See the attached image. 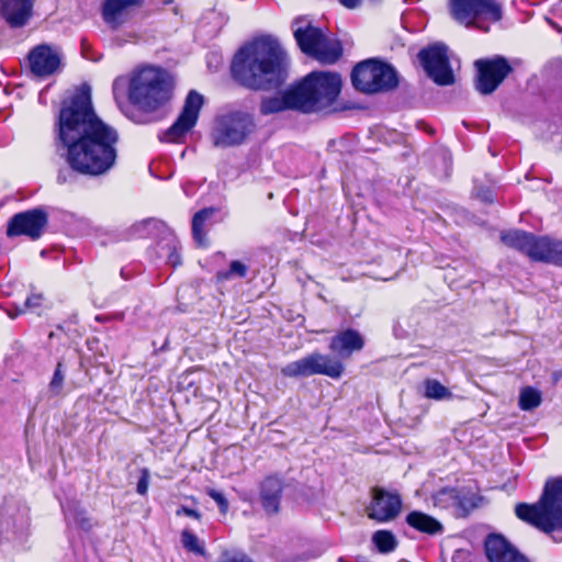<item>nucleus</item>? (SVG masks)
Masks as SVG:
<instances>
[{
    "mask_svg": "<svg viewBox=\"0 0 562 562\" xmlns=\"http://www.w3.org/2000/svg\"><path fill=\"white\" fill-rule=\"evenodd\" d=\"M214 207H205L200 210L193 215L192 218V236L194 241L202 247L206 246L205 231L204 225L206 221H209L212 215L215 213Z\"/></svg>",
    "mask_w": 562,
    "mask_h": 562,
    "instance_id": "nucleus-25",
    "label": "nucleus"
},
{
    "mask_svg": "<svg viewBox=\"0 0 562 562\" xmlns=\"http://www.w3.org/2000/svg\"><path fill=\"white\" fill-rule=\"evenodd\" d=\"M418 59L427 76L438 86H449L454 82V75L448 57V47L436 43L423 48Z\"/></svg>",
    "mask_w": 562,
    "mask_h": 562,
    "instance_id": "nucleus-12",
    "label": "nucleus"
},
{
    "mask_svg": "<svg viewBox=\"0 0 562 562\" xmlns=\"http://www.w3.org/2000/svg\"><path fill=\"white\" fill-rule=\"evenodd\" d=\"M142 225L143 226L153 225L155 227H158L159 225H162V223L157 220H154V218H148V220L144 221L142 223Z\"/></svg>",
    "mask_w": 562,
    "mask_h": 562,
    "instance_id": "nucleus-41",
    "label": "nucleus"
},
{
    "mask_svg": "<svg viewBox=\"0 0 562 562\" xmlns=\"http://www.w3.org/2000/svg\"><path fill=\"white\" fill-rule=\"evenodd\" d=\"M340 4H342L347 9L357 8L362 0H338Z\"/></svg>",
    "mask_w": 562,
    "mask_h": 562,
    "instance_id": "nucleus-40",
    "label": "nucleus"
},
{
    "mask_svg": "<svg viewBox=\"0 0 562 562\" xmlns=\"http://www.w3.org/2000/svg\"><path fill=\"white\" fill-rule=\"evenodd\" d=\"M168 263L172 267L181 265V256L177 250L176 244L169 247Z\"/></svg>",
    "mask_w": 562,
    "mask_h": 562,
    "instance_id": "nucleus-37",
    "label": "nucleus"
},
{
    "mask_svg": "<svg viewBox=\"0 0 562 562\" xmlns=\"http://www.w3.org/2000/svg\"><path fill=\"white\" fill-rule=\"evenodd\" d=\"M181 543L182 547L189 552H192L200 557H205L206 554L203 543L194 533H192L189 530H183L181 532Z\"/></svg>",
    "mask_w": 562,
    "mask_h": 562,
    "instance_id": "nucleus-33",
    "label": "nucleus"
},
{
    "mask_svg": "<svg viewBox=\"0 0 562 562\" xmlns=\"http://www.w3.org/2000/svg\"><path fill=\"white\" fill-rule=\"evenodd\" d=\"M203 102V95L195 90H191L186 98L180 115L166 131L164 139L167 142H178L193 128L196 124Z\"/></svg>",
    "mask_w": 562,
    "mask_h": 562,
    "instance_id": "nucleus-15",
    "label": "nucleus"
},
{
    "mask_svg": "<svg viewBox=\"0 0 562 562\" xmlns=\"http://www.w3.org/2000/svg\"><path fill=\"white\" fill-rule=\"evenodd\" d=\"M485 553L490 562H530L501 535L486 538Z\"/></svg>",
    "mask_w": 562,
    "mask_h": 562,
    "instance_id": "nucleus-19",
    "label": "nucleus"
},
{
    "mask_svg": "<svg viewBox=\"0 0 562 562\" xmlns=\"http://www.w3.org/2000/svg\"><path fill=\"white\" fill-rule=\"evenodd\" d=\"M289 58L279 41L261 35L241 46L232 60L233 79L255 91L279 89L288 79Z\"/></svg>",
    "mask_w": 562,
    "mask_h": 562,
    "instance_id": "nucleus-2",
    "label": "nucleus"
},
{
    "mask_svg": "<svg viewBox=\"0 0 562 562\" xmlns=\"http://www.w3.org/2000/svg\"><path fill=\"white\" fill-rule=\"evenodd\" d=\"M475 507H477V502H476L475 495L472 493H469V492L459 491V497L457 498L454 516L456 517H465Z\"/></svg>",
    "mask_w": 562,
    "mask_h": 562,
    "instance_id": "nucleus-31",
    "label": "nucleus"
},
{
    "mask_svg": "<svg viewBox=\"0 0 562 562\" xmlns=\"http://www.w3.org/2000/svg\"><path fill=\"white\" fill-rule=\"evenodd\" d=\"M31 72L40 78H46L57 72L61 67V53L56 46L40 44L33 47L29 55Z\"/></svg>",
    "mask_w": 562,
    "mask_h": 562,
    "instance_id": "nucleus-17",
    "label": "nucleus"
},
{
    "mask_svg": "<svg viewBox=\"0 0 562 562\" xmlns=\"http://www.w3.org/2000/svg\"><path fill=\"white\" fill-rule=\"evenodd\" d=\"M209 495L210 497H212L216 504L218 505V508L222 513H226L227 509H228V502L227 499L225 498V496L221 493V492H217L215 490H211L209 492Z\"/></svg>",
    "mask_w": 562,
    "mask_h": 562,
    "instance_id": "nucleus-36",
    "label": "nucleus"
},
{
    "mask_svg": "<svg viewBox=\"0 0 562 562\" xmlns=\"http://www.w3.org/2000/svg\"><path fill=\"white\" fill-rule=\"evenodd\" d=\"M467 554H468V553H467L465 551H457V552L454 553V555H453L452 560H453L454 562H458V561H459V562H462V561H461V559L465 558V557H467Z\"/></svg>",
    "mask_w": 562,
    "mask_h": 562,
    "instance_id": "nucleus-43",
    "label": "nucleus"
},
{
    "mask_svg": "<svg viewBox=\"0 0 562 562\" xmlns=\"http://www.w3.org/2000/svg\"><path fill=\"white\" fill-rule=\"evenodd\" d=\"M143 0H104L102 3V19L112 30H117L132 16L131 9L140 7Z\"/></svg>",
    "mask_w": 562,
    "mask_h": 562,
    "instance_id": "nucleus-20",
    "label": "nucleus"
},
{
    "mask_svg": "<svg viewBox=\"0 0 562 562\" xmlns=\"http://www.w3.org/2000/svg\"><path fill=\"white\" fill-rule=\"evenodd\" d=\"M341 90V78L336 72L312 71L290 85L280 95L262 98L259 111L262 115L284 111L303 114L329 113L336 111L335 102Z\"/></svg>",
    "mask_w": 562,
    "mask_h": 562,
    "instance_id": "nucleus-3",
    "label": "nucleus"
},
{
    "mask_svg": "<svg viewBox=\"0 0 562 562\" xmlns=\"http://www.w3.org/2000/svg\"><path fill=\"white\" fill-rule=\"evenodd\" d=\"M285 483L278 474L266 476L259 485V502L268 515H276L280 510V504Z\"/></svg>",
    "mask_w": 562,
    "mask_h": 562,
    "instance_id": "nucleus-18",
    "label": "nucleus"
},
{
    "mask_svg": "<svg viewBox=\"0 0 562 562\" xmlns=\"http://www.w3.org/2000/svg\"><path fill=\"white\" fill-rule=\"evenodd\" d=\"M56 126L57 140L67 149L66 161L72 171L98 177L115 166L119 133L97 115L90 86L81 85L63 101Z\"/></svg>",
    "mask_w": 562,
    "mask_h": 562,
    "instance_id": "nucleus-1",
    "label": "nucleus"
},
{
    "mask_svg": "<svg viewBox=\"0 0 562 562\" xmlns=\"http://www.w3.org/2000/svg\"><path fill=\"white\" fill-rule=\"evenodd\" d=\"M148 484H149V471H148V469L144 468V469H142V475L137 482L136 492L139 495H145L148 491Z\"/></svg>",
    "mask_w": 562,
    "mask_h": 562,
    "instance_id": "nucleus-35",
    "label": "nucleus"
},
{
    "mask_svg": "<svg viewBox=\"0 0 562 562\" xmlns=\"http://www.w3.org/2000/svg\"><path fill=\"white\" fill-rule=\"evenodd\" d=\"M516 516L552 535L555 542L562 541V477L548 480L540 499L536 504L518 503L515 506Z\"/></svg>",
    "mask_w": 562,
    "mask_h": 562,
    "instance_id": "nucleus-4",
    "label": "nucleus"
},
{
    "mask_svg": "<svg viewBox=\"0 0 562 562\" xmlns=\"http://www.w3.org/2000/svg\"><path fill=\"white\" fill-rule=\"evenodd\" d=\"M186 515L188 517H191V518H194V519H200L201 518V514L195 510V509H192V508H189V507H186V506H181L178 510H177V515Z\"/></svg>",
    "mask_w": 562,
    "mask_h": 562,
    "instance_id": "nucleus-38",
    "label": "nucleus"
},
{
    "mask_svg": "<svg viewBox=\"0 0 562 562\" xmlns=\"http://www.w3.org/2000/svg\"><path fill=\"white\" fill-rule=\"evenodd\" d=\"M65 518L68 525H74L85 531L92 528V521L87 512L78 502L71 501L64 506Z\"/></svg>",
    "mask_w": 562,
    "mask_h": 562,
    "instance_id": "nucleus-24",
    "label": "nucleus"
},
{
    "mask_svg": "<svg viewBox=\"0 0 562 562\" xmlns=\"http://www.w3.org/2000/svg\"><path fill=\"white\" fill-rule=\"evenodd\" d=\"M47 224V213L41 207H35L14 214L8 222L7 235L9 237L26 236L31 240H37Z\"/></svg>",
    "mask_w": 562,
    "mask_h": 562,
    "instance_id": "nucleus-13",
    "label": "nucleus"
},
{
    "mask_svg": "<svg viewBox=\"0 0 562 562\" xmlns=\"http://www.w3.org/2000/svg\"><path fill=\"white\" fill-rule=\"evenodd\" d=\"M32 0H0V15L12 29L25 26L32 16Z\"/></svg>",
    "mask_w": 562,
    "mask_h": 562,
    "instance_id": "nucleus-22",
    "label": "nucleus"
},
{
    "mask_svg": "<svg viewBox=\"0 0 562 562\" xmlns=\"http://www.w3.org/2000/svg\"><path fill=\"white\" fill-rule=\"evenodd\" d=\"M424 395L427 398L442 401L452 398V392L438 380L426 379L424 381Z\"/></svg>",
    "mask_w": 562,
    "mask_h": 562,
    "instance_id": "nucleus-27",
    "label": "nucleus"
},
{
    "mask_svg": "<svg viewBox=\"0 0 562 562\" xmlns=\"http://www.w3.org/2000/svg\"><path fill=\"white\" fill-rule=\"evenodd\" d=\"M128 101L143 112L153 113L172 97V83L167 71L144 67L135 71L128 83Z\"/></svg>",
    "mask_w": 562,
    "mask_h": 562,
    "instance_id": "nucleus-5",
    "label": "nucleus"
},
{
    "mask_svg": "<svg viewBox=\"0 0 562 562\" xmlns=\"http://www.w3.org/2000/svg\"><path fill=\"white\" fill-rule=\"evenodd\" d=\"M248 272V267L239 260H233L229 268L225 271L216 273L217 282H224L234 278H245Z\"/></svg>",
    "mask_w": 562,
    "mask_h": 562,
    "instance_id": "nucleus-32",
    "label": "nucleus"
},
{
    "mask_svg": "<svg viewBox=\"0 0 562 562\" xmlns=\"http://www.w3.org/2000/svg\"><path fill=\"white\" fill-rule=\"evenodd\" d=\"M372 541L382 553H390L397 547L395 536L389 530H378L373 533Z\"/></svg>",
    "mask_w": 562,
    "mask_h": 562,
    "instance_id": "nucleus-29",
    "label": "nucleus"
},
{
    "mask_svg": "<svg viewBox=\"0 0 562 562\" xmlns=\"http://www.w3.org/2000/svg\"><path fill=\"white\" fill-rule=\"evenodd\" d=\"M501 240L513 249L525 254L533 261L562 266V241L547 236H536L520 229H510L501 234Z\"/></svg>",
    "mask_w": 562,
    "mask_h": 562,
    "instance_id": "nucleus-6",
    "label": "nucleus"
},
{
    "mask_svg": "<svg viewBox=\"0 0 562 562\" xmlns=\"http://www.w3.org/2000/svg\"><path fill=\"white\" fill-rule=\"evenodd\" d=\"M541 393L531 386H526L519 394V407L522 411H532L541 404Z\"/></svg>",
    "mask_w": 562,
    "mask_h": 562,
    "instance_id": "nucleus-30",
    "label": "nucleus"
},
{
    "mask_svg": "<svg viewBox=\"0 0 562 562\" xmlns=\"http://www.w3.org/2000/svg\"><path fill=\"white\" fill-rule=\"evenodd\" d=\"M305 19L299 16L293 20L294 38L300 49L323 64H335L342 54L340 43L329 40L319 27L313 26Z\"/></svg>",
    "mask_w": 562,
    "mask_h": 562,
    "instance_id": "nucleus-7",
    "label": "nucleus"
},
{
    "mask_svg": "<svg viewBox=\"0 0 562 562\" xmlns=\"http://www.w3.org/2000/svg\"><path fill=\"white\" fill-rule=\"evenodd\" d=\"M64 380H65V374H64V370H63V363L59 361L56 366L53 378L49 382V391L54 395H58L60 393V391L63 389Z\"/></svg>",
    "mask_w": 562,
    "mask_h": 562,
    "instance_id": "nucleus-34",
    "label": "nucleus"
},
{
    "mask_svg": "<svg viewBox=\"0 0 562 562\" xmlns=\"http://www.w3.org/2000/svg\"><path fill=\"white\" fill-rule=\"evenodd\" d=\"M256 131V122L250 113L232 111L215 120L211 138L215 147L239 146Z\"/></svg>",
    "mask_w": 562,
    "mask_h": 562,
    "instance_id": "nucleus-9",
    "label": "nucleus"
},
{
    "mask_svg": "<svg viewBox=\"0 0 562 562\" xmlns=\"http://www.w3.org/2000/svg\"><path fill=\"white\" fill-rule=\"evenodd\" d=\"M476 195L485 203H492L493 196L490 189L481 188L477 190Z\"/></svg>",
    "mask_w": 562,
    "mask_h": 562,
    "instance_id": "nucleus-39",
    "label": "nucleus"
},
{
    "mask_svg": "<svg viewBox=\"0 0 562 562\" xmlns=\"http://www.w3.org/2000/svg\"><path fill=\"white\" fill-rule=\"evenodd\" d=\"M402 509V498L398 493L389 492L382 487L372 488V499L366 512L370 519L386 522L395 519Z\"/></svg>",
    "mask_w": 562,
    "mask_h": 562,
    "instance_id": "nucleus-16",
    "label": "nucleus"
},
{
    "mask_svg": "<svg viewBox=\"0 0 562 562\" xmlns=\"http://www.w3.org/2000/svg\"><path fill=\"white\" fill-rule=\"evenodd\" d=\"M451 18L465 27H475L488 32L490 27L480 22L485 19L498 22L503 18V5L499 0H449Z\"/></svg>",
    "mask_w": 562,
    "mask_h": 562,
    "instance_id": "nucleus-10",
    "label": "nucleus"
},
{
    "mask_svg": "<svg viewBox=\"0 0 562 562\" xmlns=\"http://www.w3.org/2000/svg\"><path fill=\"white\" fill-rule=\"evenodd\" d=\"M405 521L415 530L429 536H437L443 532V526L439 520L419 510L408 513Z\"/></svg>",
    "mask_w": 562,
    "mask_h": 562,
    "instance_id": "nucleus-23",
    "label": "nucleus"
},
{
    "mask_svg": "<svg viewBox=\"0 0 562 562\" xmlns=\"http://www.w3.org/2000/svg\"><path fill=\"white\" fill-rule=\"evenodd\" d=\"M114 43H115V45H116V46H119V47L123 46V44H124V42H123L121 38H115V40H114Z\"/></svg>",
    "mask_w": 562,
    "mask_h": 562,
    "instance_id": "nucleus-45",
    "label": "nucleus"
},
{
    "mask_svg": "<svg viewBox=\"0 0 562 562\" xmlns=\"http://www.w3.org/2000/svg\"><path fill=\"white\" fill-rule=\"evenodd\" d=\"M45 297L42 293H31L22 304H13V310H8L7 314L10 318H15L26 312L40 315V308L44 305Z\"/></svg>",
    "mask_w": 562,
    "mask_h": 562,
    "instance_id": "nucleus-26",
    "label": "nucleus"
},
{
    "mask_svg": "<svg viewBox=\"0 0 562 562\" xmlns=\"http://www.w3.org/2000/svg\"><path fill=\"white\" fill-rule=\"evenodd\" d=\"M344 370L345 367L340 360L319 352H313L304 358L288 363L281 369V373L286 378L322 374L331 379H339Z\"/></svg>",
    "mask_w": 562,
    "mask_h": 562,
    "instance_id": "nucleus-11",
    "label": "nucleus"
},
{
    "mask_svg": "<svg viewBox=\"0 0 562 562\" xmlns=\"http://www.w3.org/2000/svg\"><path fill=\"white\" fill-rule=\"evenodd\" d=\"M168 340L165 341V344L159 348V351H164L167 349Z\"/></svg>",
    "mask_w": 562,
    "mask_h": 562,
    "instance_id": "nucleus-46",
    "label": "nucleus"
},
{
    "mask_svg": "<svg viewBox=\"0 0 562 562\" xmlns=\"http://www.w3.org/2000/svg\"><path fill=\"white\" fill-rule=\"evenodd\" d=\"M363 347L362 335L352 328L338 331L329 342V349L338 357V360L350 358L353 352L362 350Z\"/></svg>",
    "mask_w": 562,
    "mask_h": 562,
    "instance_id": "nucleus-21",
    "label": "nucleus"
},
{
    "mask_svg": "<svg viewBox=\"0 0 562 562\" xmlns=\"http://www.w3.org/2000/svg\"><path fill=\"white\" fill-rule=\"evenodd\" d=\"M351 82L356 90L374 94L396 89L398 75L390 64L371 58L362 60L353 67Z\"/></svg>",
    "mask_w": 562,
    "mask_h": 562,
    "instance_id": "nucleus-8",
    "label": "nucleus"
},
{
    "mask_svg": "<svg viewBox=\"0 0 562 562\" xmlns=\"http://www.w3.org/2000/svg\"><path fill=\"white\" fill-rule=\"evenodd\" d=\"M467 554H468V553H467L465 551H457V552L454 553V555H453L452 560H453L454 562H458V561H459V562H462V561H461V559L465 558V557H467Z\"/></svg>",
    "mask_w": 562,
    "mask_h": 562,
    "instance_id": "nucleus-42",
    "label": "nucleus"
},
{
    "mask_svg": "<svg viewBox=\"0 0 562 562\" xmlns=\"http://www.w3.org/2000/svg\"><path fill=\"white\" fill-rule=\"evenodd\" d=\"M475 67L477 69L475 88L484 95L493 93L513 70L504 57L477 59Z\"/></svg>",
    "mask_w": 562,
    "mask_h": 562,
    "instance_id": "nucleus-14",
    "label": "nucleus"
},
{
    "mask_svg": "<svg viewBox=\"0 0 562 562\" xmlns=\"http://www.w3.org/2000/svg\"><path fill=\"white\" fill-rule=\"evenodd\" d=\"M57 182L59 184H63L65 182H67V176H66V172L64 171H59L58 176H57Z\"/></svg>",
    "mask_w": 562,
    "mask_h": 562,
    "instance_id": "nucleus-44",
    "label": "nucleus"
},
{
    "mask_svg": "<svg viewBox=\"0 0 562 562\" xmlns=\"http://www.w3.org/2000/svg\"><path fill=\"white\" fill-rule=\"evenodd\" d=\"M459 497V490L452 487H445L439 490L434 495V504L436 507L443 509H451L454 515L457 498Z\"/></svg>",
    "mask_w": 562,
    "mask_h": 562,
    "instance_id": "nucleus-28",
    "label": "nucleus"
}]
</instances>
